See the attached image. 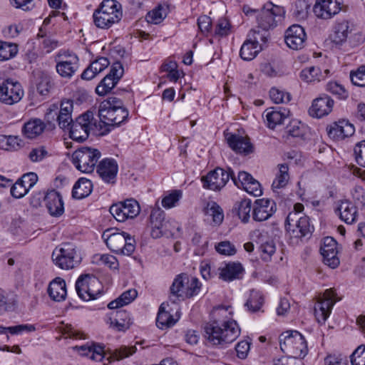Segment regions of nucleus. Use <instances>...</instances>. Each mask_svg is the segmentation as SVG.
I'll use <instances>...</instances> for the list:
<instances>
[{
    "mask_svg": "<svg viewBox=\"0 0 365 365\" xmlns=\"http://www.w3.org/2000/svg\"><path fill=\"white\" fill-rule=\"evenodd\" d=\"M227 308L221 306L213 311L216 318L204 327L205 337L212 345L225 346L233 342L240 334V329L235 320L221 321L219 317L226 313Z\"/></svg>",
    "mask_w": 365,
    "mask_h": 365,
    "instance_id": "f257e3e1",
    "label": "nucleus"
},
{
    "mask_svg": "<svg viewBox=\"0 0 365 365\" xmlns=\"http://www.w3.org/2000/svg\"><path fill=\"white\" fill-rule=\"evenodd\" d=\"M129 112L124 106L123 102L118 98L110 96L100 103L98 117L100 123L106 126L105 131L101 133L106 135L111 128L119 126L127 121Z\"/></svg>",
    "mask_w": 365,
    "mask_h": 365,
    "instance_id": "f03ea898",
    "label": "nucleus"
},
{
    "mask_svg": "<svg viewBox=\"0 0 365 365\" xmlns=\"http://www.w3.org/2000/svg\"><path fill=\"white\" fill-rule=\"evenodd\" d=\"M122 16L121 5L115 0H103L93 14L94 24L103 29H108L118 23Z\"/></svg>",
    "mask_w": 365,
    "mask_h": 365,
    "instance_id": "7ed1b4c3",
    "label": "nucleus"
},
{
    "mask_svg": "<svg viewBox=\"0 0 365 365\" xmlns=\"http://www.w3.org/2000/svg\"><path fill=\"white\" fill-rule=\"evenodd\" d=\"M242 11L247 16H255L258 28L264 31L274 28L277 22L276 18L280 19L282 14L284 13L281 7L274 5L272 2L264 4L260 10L252 9L249 6L244 5Z\"/></svg>",
    "mask_w": 365,
    "mask_h": 365,
    "instance_id": "20e7f679",
    "label": "nucleus"
},
{
    "mask_svg": "<svg viewBox=\"0 0 365 365\" xmlns=\"http://www.w3.org/2000/svg\"><path fill=\"white\" fill-rule=\"evenodd\" d=\"M279 346L283 352L292 355L294 358H304L308 353L304 337L295 330H289L281 334Z\"/></svg>",
    "mask_w": 365,
    "mask_h": 365,
    "instance_id": "39448f33",
    "label": "nucleus"
},
{
    "mask_svg": "<svg viewBox=\"0 0 365 365\" xmlns=\"http://www.w3.org/2000/svg\"><path fill=\"white\" fill-rule=\"evenodd\" d=\"M110 230H106L103 237L106 240L107 247L113 252L124 255H130L135 249V240L125 232L110 233Z\"/></svg>",
    "mask_w": 365,
    "mask_h": 365,
    "instance_id": "423d86ee",
    "label": "nucleus"
},
{
    "mask_svg": "<svg viewBox=\"0 0 365 365\" xmlns=\"http://www.w3.org/2000/svg\"><path fill=\"white\" fill-rule=\"evenodd\" d=\"M51 257L57 267L66 270L78 266L81 259L77 253L76 247L71 243H64L56 247Z\"/></svg>",
    "mask_w": 365,
    "mask_h": 365,
    "instance_id": "0eeeda50",
    "label": "nucleus"
},
{
    "mask_svg": "<svg viewBox=\"0 0 365 365\" xmlns=\"http://www.w3.org/2000/svg\"><path fill=\"white\" fill-rule=\"evenodd\" d=\"M96 128V120L92 111L88 110L78 116L67 130L71 139L77 142L86 140L91 130Z\"/></svg>",
    "mask_w": 365,
    "mask_h": 365,
    "instance_id": "6e6552de",
    "label": "nucleus"
},
{
    "mask_svg": "<svg viewBox=\"0 0 365 365\" xmlns=\"http://www.w3.org/2000/svg\"><path fill=\"white\" fill-rule=\"evenodd\" d=\"M75 287L79 297L85 301L96 299L101 294L102 285L93 274H81L76 280Z\"/></svg>",
    "mask_w": 365,
    "mask_h": 365,
    "instance_id": "1a4fd4ad",
    "label": "nucleus"
},
{
    "mask_svg": "<svg viewBox=\"0 0 365 365\" xmlns=\"http://www.w3.org/2000/svg\"><path fill=\"white\" fill-rule=\"evenodd\" d=\"M101 156L98 149L81 147L73 153L72 160L78 170L89 173L93 171Z\"/></svg>",
    "mask_w": 365,
    "mask_h": 365,
    "instance_id": "9d476101",
    "label": "nucleus"
},
{
    "mask_svg": "<svg viewBox=\"0 0 365 365\" xmlns=\"http://www.w3.org/2000/svg\"><path fill=\"white\" fill-rule=\"evenodd\" d=\"M24 96V90L19 82L11 78H0V101L13 105Z\"/></svg>",
    "mask_w": 365,
    "mask_h": 365,
    "instance_id": "9b49d317",
    "label": "nucleus"
},
{
    "mask_svg": "<svg viewBox=\"0 0 365 365\" xmlns=\"http://www.w3.org/2000/svg\"><path fill=\"white\" fill-rule=\"evenodd\" d=\"M232 175L233 170L230 168L224 170L217 168L202 177L201 180L203 183V187L214 191L220 190L225 186L229 180L232 179Z\"/></svg>",
    "mask_w": 365,
    "mask_h": 365,
    "instance_id": "f8f14e48",
    "label": "nucleus"
},
{
    "mask_svg": "<svg viewBox=\"0 0 365 365\" xmlns=\"http://www.w3.org/2000/svg\"><path fill=\"white\" fill-rule=\"evenodd\" d=\"M109 211L116 220L124 222L128 218L133 219L138 216L140 208L135 200L128 199L123 202L112 205Z\"/></svg>",
    "mask_w": 365,
    "mask_h": 365,
    "instance_id": "ddd939ff",
    "label": "nucleus"
},
{
    "mask_svg": "<svg viewBox=\"0 0 365 365\" xmlns=\"http://www.w3.org/2000/svg\"><path fill=\"white\" fill-rule=\"evenodd\" d=\"M342 5L343 0H317L313 11L318 18L329 19L342 9Z\"/></svg>",
    "mask_w": 365,
    "mask_h": 365,
    "instance_id": "4468645a",
    "label": "nucleus"
},
{
    "mask_svg": "<svg viewBox=\"0 0 365 365\" xmlns=\"http://www.w3.org/2000/svg\"><path fill=\"white\" fill-rule=\"evenodd\" d=\"M337 242L331 237H326L323 239L320 247V253L323 257L324 263L331 269L337 267L340 263L337 257Z\"/></svg>",
    "mask_w": 365,
    "mask_h": 365,
    "instance_id": "2eb2a0df",
    "label": "nucleus"
},
{
    "mask_svg": "<svg viewBox=\"0 0 365 365\" xmlns=\"http://www.w3.org/2000/svg\"><path fill=\"white\" fill-rule=\"evenodd\" d=\"M135 351L136 347L135 346H120L114 350H110L109 356L108 357H106V353L94 352L90 354V358L96 361H101L105 359L108 361L107 363L104 362V364L106 365L113 361H120L128 357L135 353Z\"/></svg>",
    "mask_w": 365,
    "mask_h": 365,
    "instance_id": "dca6fc26",
    "label": "nucleus"
},
{
    "mask_svg": "<svg viewBox=\"0 0 365 365\" xmlns=\"http://www.w3.org/2000/svg\"><path fill=\"white\" fill-rule=\"evenodd\" d=\"M118 165L115 160L105 158L97 166V173L106 183L113 185L116 182Z\"/></svg>",
    "mask_w": 365,
    "mask_h": 365,
    "instance_id": "f3484780",
    "label": "nucleus"
},
{
    "mask_svg": "<svg viewBox=\"0 0 365 365\" xmlns=\"http://www.w3.org/2000/svg\"><path fill=\"white\" fill-rule=\"evenodd\" d=\"M307 35L304 29L298 24L289 26L284 35V41L287 46L293 50H299L304 47Z\"/></svg>",
    "mask_w": 365,
    "mask_h": 365,
    "instance_id": "a211bd4d",
    "label": "nucleus"
},
{
    "mask_svg": "<svg viewBox=\"0 0 365 365\" xmlns=\"http://www.w3.org/2000/svg\"><path fill=\"white\" fill-rule=\"evenodd\" d=\"M329 136L335 140H341L351 136L354 132V126L346 120L334 122L327 128Z\"/></svg>",
    "mask_w": 365,
    "mask_h": 365,
    "instance_id": "6ab92c4d",
    "label": "nucleus"
},
{
    "mask_svg": "<svg viewBox=\"0 0 365 365\" xmlns=\"http://www.w3.org/2000/svg\"><path fill=\"white\" fill-rule=\"evenodd\" d=\"M45 206L52 217H60L64 212L63 197L60 192L56 190L52 189L46 191Z\"/></svg>",
    "mask_w": 365,
    "mask_h": 365,
    "instance_id": "aec40b11",
    "label": "nucleus"
},
{
    "mask_svg": "<svg viewBox=\"0 0 365 365\" xmlns=\"http://www.w3.org/2000/svg\"><path fill=\"white\" fill-rule=\"evenodd\" d=\"M275 203L269 199H258L252 209V218L257 222L269 219L275 212Z\"/></svg>",
    "mask_w": 365,
    "mask_h": 365,
    "instance_id": "412c9836",
    "label": "nucleus"
},
{
    "mask_svg": "<svg viewBox=\"0 0 365 365\" xmlns=\"http://www.w3.org/2000/svg\"><path fill=\"white\" fill-rule=\"evenodd\" d=\"M257 34L259 36V30L252 29L250 31V38L246 40L242 44L240 56L245 61L252 60L259 53L261 46H259L258 38L255 35Z\"/></svg>",
    "mask_w": 365,
    "mask_h": 365,
    "instance_id": "4be33fe9",
    "label": "nucleus"
},
{
    "mask_svg": "<svg viewBox=\"0 0 365 365\" xmlns=\"http://www.w3.org/2000/svg\"><path fill=\"white\" fill-rule=\"evenodd\" d=\"M334 101L330 96L323 95L314 99L309 110L311 116L317 118L329 115L333 108Z\"/></svg>",
    "mask_w": 365,
    "mask_h": 365,
    "instance_id": "5701e85b",
    "label": "nucleus"
},
{
    "mask_svg": "<svg viewBox=\"0 0 365 365\" xmlns=\"http://www.w3.org/2000/svg\"><path fill=\"white\" fill-rule=\"evenodd\" d=\"M226 140L230 148L237 153L247 155L253 151V146L247 137L231 133L226 135Z\"/></svg>",
    "mask_w": 365,
    "mask_h": 365,
    "instance_id": "b1692460",
    "label": "nucleus"
},
{
    "mask_svg": "<svg viewBox=\"0 0 365 365\" xmlns=\"http://www.w3.org/2000/svg\"><path fill=\"white\" fill-rule=\"evenodd\" d=\"M78 61L76 55L65 56V59L56 63V71L61 76L70 78L78 68Z\"/></svg>",
    "mask_w": 365,
    "mask_h": 365,
    "instance_id": "393cba45",
    "label": "nucleus"
},
{
    "mask_svg": "<svg viewBox=\"0 0 365 365\" xmlns=\"http://www.w3.org/2000/svg\"><path fill=\"white\" fill-rule=\"evenodd\" d=\"M188 282L189 277L186 274L178 275L170 287V300L175 303L177 299L186 298V287Z\"/></svg>",
    "mask_w": 365,
    "mask_h": 365,
    "instance_id": "a878e982",
    "label": "nucleus"
},
{
    "mask_svg": "<svg viewBox=\"0 0 365 365\" xmlns=\"http://www.w3.org/2000/svg\"><path fill=\"white\" fill-rule=\"evenodd\" d=\"M313 230L314 227L310 225L309 218L307 216H301L294 227H292L287 232L289 233L291 238L296 239L297 242L302 237H310Z\"/></svg>",
    "mask_w": 365,
    "mask_h": 365,
    "instance_id": "bb28decb",
    "label": "nucleus"
},
{
    "mask_svg": "<svg viewBox=\"0 0 365 365\" xmlns=\"http://www.w3.org/2000/svg\"><path fill=\"white\" fill-rule=\"evenodd\" d=\"M340 219L346 224H352L356 221V207L349 200H341L335 210Z\"/></svg>",
    "mask_w": 365,
    "mask_h": 365,
    "instance_id": "cd10ccee",
    "label": "nucleus"
},
{
    "mask_svg": "<svg viewBox=\"0 0 365 365\" xmlns=\"http://www.w3.org/2000/svg\"><path fill=\"white\" fill-rule=\"evenodd\" d=\"M220 278L225 281H232L242 277L244 269L239 262H229L225 267L219 268Z\"/></svg>",
    "mask_w": 365,
    "mask_h": 365,
    "instance_id": "c85d7f7f",
    "label": "nucleus"
},
{
    "mask_svg": "<svg viewBox=\"0 0 365 365\" xmlns=\"http://www.w3.org/2000/svg\"><path fill=\"white\" fill-rule=\"evenodd\" d=\"M336 293L332 289H327L323 298L318 302V307L322 319L324 322L331 313V309L336 302Z\"/></svg>",
    "mask_w": 365,
    "mask_h": 365,
    "instance_id": "c756f323",
    "label": "nucleus"
},
{
    "mask_svg": "<svg viewBox=\"0 0 365 365\" xmlns=\"http://www.w3.org/2000/svg\"><path fill=\"white\" fill-rule=\"evenodd\" d=\"M48 294L54 301L64 300L67 294L66 282L61 277L55 278L49 284Z\"/></svg>",
    "mask_w": 365,
    "mask_h": 365,
    "instance_id": "7c9ffc66",
    "label": "nucleus"
},
{
    "mask_svg": "<svg viewBox=\"0 0 365 365\" xmlns=\"http://www.w3.org/2000/svg\"><path fill=\"white\" fill-rule=\"evenodd\" d=\"M289 115V110L286 108H280L279 110L268 111L266 114L267 126L274 129L277 125L284 123Z\"/></svg>",
    "mask_w": 365,
    "mask_h": 365,
    "instance_id": "2f4dec72",
    "label": "nucleus"
},
{
    "mask_svg": "<svg viewBox=\"0 0 365 365\" xmlns=\"http://www.w3.org/2000/svg\"><path fill=\"white\" fill-rule=\"evenodd\" d=\"M93 190V184L90 180L81 178L74 185L72 197L75 199H83L88 196Z\"/></svg>",
    "mask_w": 365,
    "mask_h": 365,
    "instance_id": "473e14b6",
    "label": "nucleus"
},
{
    "mask_svg": "<svg viewBox=\"0 0 365 365\" xmlns=\"http://www.w3.org/2000/svg\"><path fill=\"white\" fill-rule=\"evenodd\" d=\"M110 327L118 331H124L130 327L129 314L123 309L117 310L113 317H110Z\"/></svg>",
    "mask_w": 365,
    "mask_h": 365,
    "instance_id": "72a5a7b5",
    "label": "nucleus"
},
{
    "mask_svg": "<svg viewBox=\"0 0 365 365\" xmlns=\"http://www.w3.org/2000/svg\"><path fill=\"white\" fill-rule=\"evenodd\" d=\"M46 125L40 119H34L26 123L23 127V133L28 138H34L39 135L45 129Z\"/></svg>",
    "mask_w": 365,
    "mask_h": 365,
    "instance_id": "f704fd0d",
    "label": "nucleus"
},
{
    "mask_svg": "<svg viewBox=\"0 0 365 365\" xmlns=\"http://www.w3.org/2000/svg\"><path fill=\"white\" fill-rule=\"evenodd\" d=\"M174 222L165 220L162 224L160 225L159 228L151 230V236L155 238H160L162 236L166 237H173L175 235L174 230L180 231V228L173 225Z\"/></svg>",
    "mask_w": 365,
    "mask_h": 365,
    "instance_id": "c9c22d12",
    "label": "nucleus"
},
{
    "mask_svg": "<svg viewBox=\"0 0 365 365\" xmlns=\"http://www.w3.org/2000/svg\"><path fill=\"white\" fill-rule=\"evenodd\" d=\"M278 167L279 173L277 175L272 185L273 190L285 187L289 179L288 165L284 163L279 164Z\"/></svg>",
    "mask_w": 365,
    "mask_h": 365,
    "instance_id": "e433bc0d",
    "label": "nucleus"
},
{
    "mask_svg": "<svg viewBox=\"0 0 365 365\" xmlns=\"http://www.w3.org/2000/svg\"><path fill=\"white\" fill-rule=\"evenodd\" d=\"M349 34L348 22H341L336 24L334 27L332 35V41L334 43L341 45L346 41Z\"/></svg>",
    "mask_w": 365,
    "mask_h": 365,
    "instance_id": "4c0bfd02",
    "label": "nucleus"
},
{
    "mask_svg": "<svg viewBox=\"0 0 365 365\" xmlns=\"http://www.w3.org/2000/svg\"><path fill=\"white\" fill-rule=\"evenodd\" d=\"M299 77L307 83H312L316 81H319L322 78H324L322 76L320 68L317 66L304 68L300 72Z\"/></svg>",
    "mask_w": 365,
    "mask_h": 365,
    "instance_id": "58836bf2",
    "label": "nucleus"
},
{
    "mask_svg": "<svg viewBox=\"0 0 365 365\" xmlns=\"http://www.w3.org/2000/svg\"><path fill=\"white\" fill-rule=\"evenodd\" d=\"M264 303V298L260 292L257 290H251L250 297L245 303V306L247 309L255 312L260 309L261 307Z\"/></svg>",
    "mask_w": 365,
    "mask_h": 365,
    "instance_id": "ea45409f",
    "label": "nucleus"
},
{
    "mask_svg": "<svg viewBox=\"0 0 365 365\" xmlns=\"http://www.w3.org/2000/svg\"><path fill=\"white\" fill-rule=\"evenodd\" d=\"M235 208L237 210V215L241 220L244 223L247 222L250 220V212L252 210L251 200L249 199H244L236 204Z\"/></svg>",
    "mask_w": 365,
    "mask_h": 365,
    "instance_id": "a19ab883",
    "label": "nucleus"
},
{
    "mask_svg": "<svg viewBox=\"0 0 365 365\" xmlns=\"http://www.w3.org/2000/svg\"><path fill=\"white\" fill-rule=\"evenodd\" d=\"M175 321L173 316L168 312H165L163 307V304L160 307L159 312L156 319V324L158 328L163 329L174 325Z\"/></svg>",
    "mask_w": 365,
    "mask_h": 365,
    "instance_id": "79ce46f5",
    "label": "nucleus"
},
{
    "mask_svg": "<svg viewBox=\"0 0 365 365\" xmlns=\"http://www.w3.org/2000/svg\"><path fill=\"white\" fill-rule=\"evenodd\" d=\"M17 52L18 48L15 43L0 41V61H7L14 57Z\"/></svg>",
    "mask_w": 365,
    "mask_h": 365,
    "instance_id": "37998d69",
    "label": "nucleus"
},
{
    "mask_svg": "<svg viewBox=\"0 0 365 365\" xmlns=\"http://www.w3.org/2000/svg\"><path fill=\"white\" fill-rule=\"evenodd\" d=\"M206 213L212 216L213 222L217 225H220L223 221V211L215 202H211L207 204Z\"/></svg>",
    "mask_w": 365,
    "mask_h": 365,
    "instance_id": "c03bdc74",
    "label": "nucleus"
},
{
    "mask_svg": "<svg viewBox=\"0 0 365 365\" xmlns=\"http://www.w3.org/2000/svg\"><path fill=\"white\" fill-rule=\"evenodd\" d=\"M285 133L287 137L301 138L304 135V128L301 122L297 120H292L285 128Z\"/></svg>",
    "mask_w": 365,
    "mask_h": 365,
    "instance_id": "a18cd8bd",
    "label": "nucleus"
},
{
    "mask_svg": "<svg viewBox=\"0 0 365 365\" xmlns=\"http://www.w3.org/2000/svg\"><path fill=\"white\" fill-rule=\"evenodd\" d=\"M118 82L112 78L106 76L96 86V92L99 96H105L115 87Z\"/></svg>",
    "mask_w": 365,
    "mask_h": 365,
    "instance_id": "49530a36",
    "label": "nucleus"
},
{
    "mask_svg": "<svg viewBox=\"0 0 365 365\" xmlns=\"http://www.w3.org/2000/svg\"><path fill=\"white\" fill-rule=\"evenodd\" d=\"M269 96L274 103H287L291 100V95L289 93L276 88L270 89Z\"/></svg>",
    "mask_w": 365,
    "mask_h": 365,
    "instance_id": "de8ad7c7",
    "label": "nucleus"
},
{
    "mask_svg": "<svg viewBox=\"0 0 365 365\" xmlns=\"http://www.w3.org/2000/svg\"><path fill=\"white\" fill-rule=\"evenodd\" d=\"M309 5L306 0H297L293 15L299 20L305 19L308 15Z\"/></svg>",
    "mask_w": 365,
    "mask_h": 365,
    "instance_id": "09e8293b",
    "label": "nucleus"
},
{
    "mask_svg": "<svg viewBox=\"0 0 365 365\" xmlns=\"http://www.w3.org/2000/svg\"><path fill=\"white\" fill-rule=\"evenodd\" d=\"M165 215L164 211L160 207L155 208L152 210L150 216L151 230L159 228L160 225L165 220Z\"/></svg>",
    "mask_w": 365,
    "mask_h": 365,
    "instance_id": "8fccbe9b",
    "label": "nucleus"
},
{
    "mask_svg": "<svg viewBox=\"0 0 365 365\" xmlns=\"http://www.w3.org/2000/svg\"><path fill=\"white\" fill-rule=\"evenodd\" d=\"M181 197L182 192L180 190H174L163 198L162 205L165 208H171L175 207Z\"/></svg>",
    "mask_w": 365,
    "mask_h": 365,
    "instance_id": "3c124183",
    "label": "nucleus"
},
{
    "mask_svg": "<svg viewBox=\"0 0 365 365\" xmlns=\"http://www.w3.org/2000/svg\"><path fill=\"white\" fill-rule=\"evenodd\" d=\"M351 365H365V345L359 346L350 356Z\"/></svg>",
    "mask_w": 365,
    "mask_h": 365,
    "instance_id": "603ef678",
    "label": "nucleus"
},
{
    "mask_svg": "<svg viewBox=\"0 0 365 365\" xmlns=\"http://www.w3.org/2000/svg\"><path fill=\"white\" fill-rule=\"evenodd\" d=\"M327 90L334 95H336L340 99H346L349 94L343 86L337 82H329L327 85Z\"/></svg>",
    "mask_w": 365,
    "mask_h": 365,
    "instance_id": "864d4df0",
    "label": "nucleus"
},
{
    "mask_svg": "<svg viewBox=\"0 0 365 365\" xmlns=\"http://www.w3.org/2000/svg\"><path fill=\"white\" fill-rule=\"evenodd\" d=\"M165 16L166 14L164 9L161 6H159L150 11L148 14L146 18L148 22L158 24L165 19Z\"/></svg>",
    "mask_w": 365,
    "mask_h": 365,
    "instance_id": "5fc2aeb1",
    "label": "nucleus"
},
{
    "mask_svg": "<svg viewBox=\"0 0 365 365\" xmlns=\"http://www.w3.org/2000/svg\"><path fill=\"white\" fill-rule=\"evenodd\" d=\"M253 179V177L250 174L245 171L239 172L237 177H235L234 173L232 176V180L235 185L237 187H242L243 189L245 187V184L249 183Z\"/></svg>",
    "mask_w": 365,
    "mask_h": 365,
    "instance_id": "6e6d98bb",
    "label": "nucleus"
},
{
    "mask_svg": "<svg viewBox=\"0 0 365 365\" xmlns=\"http://www.w3.org/2000/svg\"><path fill=\"white\" fill-rule=\"evenodd\" d=\"M350 78L354 85L365 87V66H361L356 71L351 72Z\"/></svg>",
    "mask_w": 365,
    "mask_h": 365,
    "instance_id": "4d7b16f0",
    "label": "nucleus"
},
{
    "mask_svg": "<svg viewBox=\"0 0 365 365\" xmlns=\"http://www.w3.org/2000/svg\"><path fill=\"white\" fill-rule=\"evenodd\" d=\"M354 153L356 163L365 167V140H361L355 145Z\"/></svg>",
    "mask_w": 365,
    "mask_h": 365,
    "instance_id": "13d9d810",
    "label": "nucleus"
},
{
    "mask_svg": "<svg viewBox=\"0 0 365 365\" xmlns=\"http://www.w3.org/2000/svg\"><path fill=\"white\" fill-rule=\"evenodd\" d=\"M215 249L221 255H233L236 253L235 247L229 241H222L219 242Z\"/></svg>",
    "mask_w": 365,
    "mask_h": 365,
    "instance_id": "bf43d9fd",
    "label": "nucleus"
},
{
    "mask_svg": "<svg viewBox=\"0 0 365 365\" xmlns=\"http://www.w3.org/2000/svg\"><path fill=\"white\" fill-rule=\"evenodd\" d=\"M230 31V24L225 18H221L218 20L215 27V34L220 36L228 35Z\"/></svg>",
    "mask_w": 365,
    "mask_h": 365,
    "instance_id": "052dcab7",
    "label": "nucleus"
},
{
    "mask_svg": "<svg viewBox=\"0 0 365 365\" xmlns=\"http://www.w3.org/2000/svg\"><path fill=\"white\" fill-rule=\"evenodd\" d=\"M201 284L199 280L195 277L189 279V282L186 287V298H190L198 294L200 292Z\"/></svg>",
    "mask_w": 365,
    "mask_h": 365,
    "instance_id": "680f3d73",
    "label": "nucleus"
},
{
    "mask_svg": "<svg viewBox=\"0 0 365 365\" xmlns=\"http://www.w3.org/2000/svg\"><path fill=\"white\" fill-rule=\"evenodd\" d=\"M8 332L11 335H19L23 332H32L36 330L33 324H19L12 327H7Z\"/></svg>",
    "mask_w": 365,
    "mask_h": 365,
    "instance_id": "e2e57ef3",
    "label": "nucleus"
},
{
    "mask_svg": "<svg viewBox=\"0 0 365 365\" xmlns=\"http://www.w3.org/2000/svg\"><path fill=\"white\" fill-rule=\"evenodd\" d=\"M250 342L247 340H243L237 344L235 350L237 356L241 359L247 358L250 349Z\"/></svg>",
    "mask_w": 365,
    "mask_h": 365,
    "instance_id": "0e129e2a",
    "label": "nucleus"
},
{
    "mask_svg": "<svg viewBox=\"0 0 365 365\" xmlns=\"http://www.w3.org/2000/svg\"><path fill=\"white\" fill-rule=\"evenodd\" d=\"M19 180L29 192V190L36 183L38 176L34 173H29L23 175V176Z\"/></svg>",
    "mask_w": 365,
    "mask_h": 365,
    "instance_id": "69168bd1",
    "label": "nucleus"
},
{
    "mask_svg": "<svg viewBox=\"0 0 365 365\" xmlns=\"http://www.w3.org/2000/svg\"><path fill=\"white\" fill-rule=\"evenodd\" d=\"M244 190L249 194L255 197L260 196L262 194L261 185L255 179H253L249 183L245 184Z\"/></svg>",
    "mask_w": 365,
    "mask_h": 365,
    "instance_id": "338daca9",
    "label": "nucleus"
},
{
    "mask_svg": "<svg viewBox=\"0 0 365 365\" xmlns=\"http://www.w3.org/2000/svg\"><path fill=\"white\" fill-rule=\"evenodd\" d=\"M11 195L15 198H21L27 192L26 188L24 187L23 184L18 180L10 189Z\"/></svg>",
    "mask_w": 365,
    "mask_h": 365,
    "instance_id": "774afa93",
    "label": "nucleus"
}]
</instances>
